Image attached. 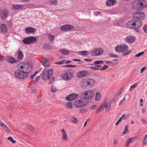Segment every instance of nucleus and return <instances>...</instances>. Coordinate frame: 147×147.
<instances>
[{
  "instance_id": "obj_19",
  "label": "nucleus",
  "mask_w": 147,
  "mask_h": 147,
  "mask_svg": "<svg viewBox=\"0 0 147 147\" xmlns=\"http://www.w3.org/2000/svg\"><path fill=\"white\" fill-rule=\"evenodd\" d=\"M42 79L44 80H46L47 79H49L50 78V77H48V75L47 73V71L45 70H44L42 71Z\"/></svg>"
},
{
  "instance_id": "obj_40",
  "label": "nucleus",
  "mask_w": 147,
  "mask_h": 147,
  "mask_svg": "<svg viewBox=\"0 0 147 147\" xmlns=\"http://www.w3.org/2000/svg\"><path fill=\"white\" fill-rule=\"evenodd\" d=\"M132 139L131 138L127 140V142L126 145V147H128L129 146V143L132 142Z\"/></svg>"
},
{
  "instance_id": "obj_9",
  "label": "nucleus",
  "mask_w": 147,
  "mask_h": 147,
  "mask_svg": "<svg viewBox=\"0 0 147 147\" xmlns=\"http://www.w3.org/2000/svg\"><path fill=\"white\" fill-rule=\"evenodd\" d=\"M9 13L6 9H0V17L2 20H4L8 17Z\"/></svg>"
},
{
  "instance_id": "obj_41",
  "label": "nucleus",
  "mask_w": 147,
  "mask_h": 147,
  "mask_svg": "<svg viewBox=\"0 0 147 147\" xmlns=\"http://www.w3.org/2000/svg\"><path fill=\"white\" fill-rule=\"evenodd\" d=\"M7 139L11 141L13 143H15L16 142L15 140H14L11 137H8L7 138Z\"/></svg>"
},
{
  "instance_id": "obj_29",
  "label": "nucleus",
  "mask_w": 147,
  "mask_h": 147,
  "mask_svg": "<svg viewBox=\"0 0 147 147\" xmlns=\"http://www.w3.org/2000/svg\"><path fill=\"white\" fill-rule=\"evenodd\" d=\"M129 115L128 114L125 115V114H123L119 119H129Z\"/></svg>"
},
{
  "instance_id": "obj_44",
  "label": "nucleus",
  "mask_w": 147,
  "mask_h": 147,
  "mask_svg": "<svg viewBox=\"0 0 147 147\" xmlns=\"http://www.w3.org/2000/svg\"><path fill=\"white\" fill-rule=\"evenodd\" d=\"M62 138L63 139H65L66 140H67L68 139L66 132L63 134Z\"/></svg>"
},
{
  "instance_id": "obj_57",
  "label": "nucleus",
  "mask_w": 147,
  "mask_h": 147,
  "mask_svg": "<svg viewBox=\"0 0 147 147\" xmlns=\"http://www.w3.org/2000/svg\"><path fill=\"white\" fill-rule=\"evenodd\" d=\"M5 130L7 132H9L10 131L9 129L7 127V126L5 127H4Z\"/></svg>"
},
{
  "instance_id": "obj_45",
  "label": "nucleus",
  "mask_w": 147,
  "mask_h": 147,
  "mask_svg": "<svg viewBox=\"0 0 147 147\" xmlns=\"http://www.w3.org/2000/svg\"><path fill=\"white\" fill-rule=\"evenodd\" d=\"M77 66V65H66L63 66L64 67H73Z\"/></svg>"
},
{
  "instance_id": "obj_2",
  "label": "nucleus",
  "mask_w": 147,
  "mask_h": 147,
  "mask_svg": "<svg viewBox=\"0 0 147 147\" xmlns=\"http://www.w3.org/2000/svg\"><path fill=\"white\" fill-rule=\"evenodd\" d=\"M18 67L21 71L26 74L30 72L32 69L31 65L26 62L20 63L18 65Z\"/></svg>"
},
{
  "instance_id": "obj_37",
  "label": "nucleus",
  "mask_w": 147,
  "mask_h": 147,
  "mask_svg": "<svg viewBox=\"0 0 147 147\" xmlns=\"http://www.w3.org/2000/svg\"><path fill=\"white\" fill-rule=\"evenodd\" d=\"M143 144L145 145H147V137L144 136L143 139Z\"/></svg>"
},
{
  "instance_id": "obj_60",
  "label": "nucleus",
  "mask_w": 147,
  "mask_h": 147,
  "mask_svg": "<svg viewBox=\"0 0 147 147\" xmlns=\"http://www.w3.org/2000/svg\"><path fill=\"white\" fill-rule=\"evenodd\" d=\"M94 63L95 64H100L99 61H94Z\"/></svg>"
},
{
  "instance_id": "obj_58",
  "label": "nucleus",
  "mask_w": 147,
  "mask_h": 147,
  "mask_svg": "<svg viewBox=\"0 0 147 147\" xmlns=\"http://www.w3.org/2000/svg\"><path fill=\"white\" fill-rule=\"evenodd\" d=\"M55 78L54 77L53 78L50 80L49 84H51L54 81Z\"/></svg>"
},
{
  "instance_id": "obj_46",
  "label": "nucleus",
  "mask_w": 147,
  "mask_h": 147,
  "mask_svg": "<svg viewBox=\"0 0 147 147\" xmlns=\"http://www.w3.org/2000/svg\"><path fill=\"white\" fill-rule=\"evenodd\" d=\"M72 60L73 61H78V63H75L76 64H80L82 63V62L81 61L80 59H73Z\"/></svg>"
},
{
  "instance_id": "obj_27",
  "label": "nucleus",
  "mask_w": 147,
  "mask_h": 147,
  "mask_svg": "<svg viewBox=\"0 0 147 147\" xmlns=\"http://www.w3.org/2000/svg\"><path fill=\"white\" fill-rule=\"evenodd\" d=\"M23 6L20 5H14L12 6V8L13 10L19 9L22 8Z\"/></svg>"
},
{
  "instance_id": "obj_59",
  "label": "nucleus",
  "mask_w": 147,
  "mask_h": 147,
  "mask_svg": "<svg viewBox=\"0 0 147 147\" xmlns=\"http://www.w3.org/2000/svg\"><path fill=\"white\" fill-rule=\"evenodd\" d=\"M121 94V92H118L115 94V96H117Z\"/></svg>"
},
{
  "instance_id": "obj_15",
  "label": "nucleus",
  "mask_w": 147,
  "mask_h": 147,
  "mask_svg": "<svg viewBox=\"0 0 147 147\" xmlns=\"http://www.w3.org/2000/svg\"><path fill=\"white\" fill-rule=\"evenodd\" d=\"M135 19H133L129 21L127 24V26L130 28H135Z\"/></svg>"
},
{
  "instance_id": "obj_18",
  "label": "nucleus",
  "mask_w": 147,
  "mask_h": 147,
  "mask_svg": "<svg viewBox=\"0 0 147 147\" xmlns=\"http://www.w3.org/2000/svg\"><path fill=\"white\" fill-rule=\"evenodd\" d=\"M42 64L45 67L50 66V62L49 60L47 58H44L42 61Z\"/></svg>"
},
{
  "instance_id": "obj_24",
  "label": "nucleus",
  "mask_w": 147,
  "mask_h": 147,
  "mask_svg": "<svg viewBox=\"0 0 147 147\" xmlns=\"http://www.w3.org/2000/svg\"><path fill=\"white\" fill-rule=\"evenodd\" d=\"M81 86L83 88H86L87 86L86 78L83 79L80 82Z\"/></svg>"
},
{
  "instance_id": "obj_8",
  "label": "nucleus",
  "mask_w": 147,
  "mask_h": 147,
  "mask_svg": "<svg viewBox=\"0 0 147 147\" xmlns=\"http://www.w3.org/2000/svg\"><path fill=\"white\" fill-rule=\"evenodd\" d=\"M60 29L61 31L68 32L74 30V27L73 26L70 25L65 24L62 26Z\"/></svg>"
},
{
  "instance_id": "obj_39",
  "label": "nucleus",
  "mask_w": 147,
  "mask_h": 147,
  "mask_svg": "<svg viewBox=\"0 0 147 147\" xmlns=\"http://www.w3.org/2000/svg\"><path fill=\"white\" fill-rule=\"evenodd\" d=\"M51 90L53 92H55L57 90V89L54 86H52L51 87Z\"/></svg>"
},
{
  "instance_id": "obj_7",
  "label": "nucleus",
  "mask_w": 147,
  "mask_h": 147,
  "mask_svg": "<svg viewBox=\"0 0 147 147\" xmlns=\"http://www.w3.org/2000/svg\"><path fill=\"white\" fill-rule=\"evenodd\" d=\"M103 51L102 49L97 48L93 50L90 53L91 55L93 56H97L102 55Z\"/></svg>"
},
{
  "instance_id": "obj_6",
  "label": "nucleus",
  "mask_w": 147,
  "mask_h": 147,
  "mask_svg": "<svg viewBox=\"0 0 147 147\" xmlns=\"http://www.w3.org/2000/svg\"><path fill=\"white\" fill-rule=\"evenodd\" d=\"M37 39L36 38L33 36L27 37L24 39L22 40V42L25 44H30L32 43L36 42Z\"/></svg>"
},
{
  "instance_id": "obj_48",
  "label": "nucleus",
  "mask_w": 147,
  "mask_h": 147,
  "mask_svg": "<svg viewBox=\"0 0 147 147\" xmlns=\"http://www.w3.org/2000/svg\"><path fill=\"white\" fill-rule=\"evenodd\" d=\"M144 51H142L141 52H140L137 54H136L135 55V57H139L140 56L142 55L143 54H144Z\"/></svg>"
},
{
  "instance_id": "obj_52",
  "label": "nucleus",
  "mask_w": 147,
  "mask_h": 147,
  "mask_svg": "<svg viewBox=\"0 0 147 147\" xmlns=\"http://www.w3.org/2000/svg\"><path fill=\"white\" fill-rule=\"evenodd\" d=\"M137 85V84L136 83H135L134 84L132 85L131 86L130 88V89H131L132 88H136Z\"/></svg>"
},
{
  "instance_id": "obj_50",
  "label": "nucleus",
  "mask_w": 147,
  "mask_h": 147,
  "mask_svg": "<svg viewBox=\"0 0 147 147\" xmlns=\"http://www.w3.org/2000/svg\"><path fill=\"white\" fill-rule=\"evenodd\" d=\"M0 125L2 127H5L6 126V125L3 123L2 121H1V120H0Z\"/></svg>"
},
{
  "instance_id": "obj_36",
  "label": "nucleus",
  "mask_w": 147,
  "mask_h": 147,
  "mask_svg": "<svg viewBox=\"0 0 147 147\" xmlns=\"http://www.w3.org/2000/svg\"><path fill=\"white\" fill-rule=\"evenodd\" d=\"M128 125H127L125 127V129L123 132V134L127 133L129 131V130L128 129Z\"/></svg>"
},
{
  "instance_id": "obj_34",
  "label": "nucleus",
  "mask_w": 147,
  "mask_h": 147,
  "mask_svg": "<svg viewBox=\"0 0 147 147\" xmlns=\"http://www.w3.org/2000/svg\"><path fill=\"white\" fill-rule=\"evenodd\" d=\"M53 73V70L52 69H51L49 70L47 72L48 77H50V78L51 77V76L52 74Z\"/></svg>"
},
{
  "instance_id": "obj_64",
  "label": "nucleus",
  "mask_w": 147,
  "mask_h": 147,
  "mask_svg": "<svg viewBox=\"0 0 147 147\" xmlns=\"http://www.w3.org/2000/svg\"><path fill=\"white\" fill-rule=\"evenodd\" d=\"M110 55L111 57H117L116 55L113 54H111Z\"/></svg>"
},
{
  "instance_id": "obj_31",
  "label": "nucleus",
  "mask_w": 147,
  "mask_h": 147,
  "mask_svg": "<svg viewBox=\"0 0 147 147\" xmlns=\"http://www.w3.org/2000/svg\"><path fill=\"white\" fill-rule=\"evenodd\" d=\"M49 3L51 5H57V0H51L49 1Z\"/></svg>"
},
{
  "instance_id": "obj_32",
  "label": "nucleus",
  "mask_w": 147,
  "mask_h": 147,
  "mask_svg": "<svg viewBox=\"0 0 147 147\" xmlns=\"http://www.w3.org/2000/svg\"><path fill=\"white\" fill-rule=\"evenodd\" d=\"M48 39L51 42H52L54 40L55 36L49 34L48 35Z\"/></svg>"
},
{
  "instance_id": "obj_21",
  "label": "nucleus",
  "mask_w": 147,
  "mask_h": 147,
  "mask_svg": "<svg viewBox=\"0 0 147 147\" xmlns=\"http://www.w3.org/2000/svg\"><path fill=\"white\" fill-rule=\"evenodd\" d=\"M25 30L26 33H33L36 30L35 29L31 27H27Z\"/></svg>"
},
{
  "instance_id": "obj_63",
  "label": "nucleus",
  "mask_w": 147,
  "mask_h": 147,
  "mask_svg": "<svg viewBox=\"0 0 147 147\" xmlns=\"http://www.w3.org/2000/svg\"><path fill=\"white\" fill-rule=\"evenodd\" d=\"M121 120H118V121L115 123V125H118L119 124V123L121 122Z\"/></svg>"
},
{
  "instance_id": "obj_56",
  "label": "nucleus",
  "mask_w": 147,
  "mask_h": 147,
  "mask_svg": "<svg viewBox=\"0 0 147 147\" xmlns=\"http://www.w3.org/2000/svg\"><path fill=\"white\" fill-rule=\"evenodd\" d=\"M90 68L93 70H98L99 69V67H97L96 66V65L94 66L91 67Z\"/></svg>"
},
{
  "instance_id": "obj_55",
  "label": "nucleus",
  "mask_w": 147,
  "mask_h": 147,
  "mask_svg": "<svg viewBox=\"0 0 147 147\" xmlns=\"http://www.w3.org/2000/svg\"><path fill=\"white\" fill-rule=\"evenodd\" d=\"M40 76H37L36 77L35 79L34 80V82L36 83V82H37L38 81L40 78Z\"/></svg>"
},
{
  "instance_id": "obj_5",
  "label": "nucleus",
  "mask_w": 147,
  "mask_h": 147,
  "mask_svg": "<svg viewBox=\"0 0 147 147\" xmlns=\"http://www.w3.org/2000/svg\"><path fill=\"white\" fill-rule=\"evenodd\" d=\"M14 75L16 78L20 79H25L28 76L27 74L23 72L20 70L16 71L14 73Z\"/></svg>"
},
{
  "instance_id": "obj_38",
  "label": "nucleus",
  "mask_w": 147,
  "mask_h": 147,
  "mask_svg": "<svg viewBox=\"0 0 147 147\" xmlns=\"http://www.w3.org/2000/svg\"><path fill=\"white\" fill-rule=\"evenodd\" d=\"M60 51L61 53L65 55H67L69 53L68 51L64 50H61Z\"/></svg>"
},
{
  "instance_id": "obj_26",
  "label": "nucleus",
  "mask_w": 147,
  "mask_h": 147,
  "mask_svg": "<svg viewBox=\"0 0 147 147\" xmlns=\"http://www.w3.org/2000/svg\"><path fill=\"white\" fill-rule=\"evenodd\" d=\"M86 81L87 82V84L88 86H92L93 85L94 83V81L93 80L90 78H86Z\"/></svg>"
},
{
  "instance_id": "obj_14",
  "label": "nucleus",
  "mask_w": 147,
  "mask_h": 147,
  "mask_svg": "<svg viewBox=\"0 0 147 147\" xmlns=\"http://www.w3.org/2000/svg\"><path fill=\"white\" fill-rule=\"evenodd\" d=\"M78 95L77 94L73 93L67 96L65 99L68 101L76 99Z\"/></svg>"
},
{
  "instance_id": "obj_23",
  "label": "nucleus",
  "mask_w": 147,
  "mask_h": 147,
  "mask_svg": "<svg viewBox=\"0 0 147 147\" xmlns=\"http://www.w3.org/2000/svg\"><path fill=\"white\" fill-rule=\"evenodd\" d=\"M116 0H107L106 2V4L108 6L114 5L116 3Z\"/></svg>"
},
{
  "instance_id": "obj_53",
  "label": "nucleus",
  "mask_w": 147,
  "mask_h": 147,
  "mask_svg": "<svg viewBox=\"0 0 147 147\" xmlns=\"http://www.w3.org/2000/svg\"><path fill=\"white\" fill-rule=\"evenodd\" d=\"M14 105L13 104H11L9 105L8 107V109L10 110H12L13 109Z\"/></svg>"
},
{
  "instance_id": "obj_3",
  "label": "nucleus",
  "mask_w": 147,
  "mask_h": 147,
  "mask_svg": "<svg viewBox=\"0 0 147 147\" xmlns=\"http://www.w3.org/2000/svg\"><path fill=\"white\" fill-rule=\"evenodd\" d=\"M142 2H141L140 1H135L132 3V7L136 11L140 10L143 7H147V5H144V3Z\"/></svg>"
},
{
  "instance_id": "obj_47",
  "label": "nucleus",
  "mask_w": 147,
  "mask_h": 147,
  "mask_svg": "<svg viewBox=\"0 0 147 147\" xmlns=\"http://www.w3.org/2000/svg\"><path fill=\"white\" fill-rule=\"evenodd\" d=\"M65 61V60H61L60 62H56L54 63L55 64H63L64 63V62Z\"/></svg>"
},
{
  "instance_id": "obj_13",
  "label": "nucleus",
  "mask_w": 147,
  "mask_h": 147,
  "mask_svg": "<svg viewBox=\"0 0 147 147\" xmlns=\"http://www.w3.org/2000/svg\"><path fill=\"white\" fill-rule=\"evenodd\" d=\"M84 101L81 100H77L75 101L74 105L75 107H84L86 105V103L84 102Z\"/></svg>"
},
{
  "instance_id": "obj_20",
  "label": "nucleus",
  "mask_w": 147,
  "mask_h": 147,
  "mask_svg": "<svg viewBox=\"0 0 147 147\" xmlns=\"http://www.w3.org/2000/svg\"><path fill=\"white\" fill-rule=\"evenodd\" d=\"M87 75V73L85 71H80L78 72L77 74V76L79 78H82L85 77Z\"/></svg>"
},
{
  "instance_id": "obj_12",
  "label": "nucleus",
  "mask_w": 147,
  "mask_h": 147,
  "mask_svg": "<svg viewBox=\"0 0 147 147\" xmlns=\"http://www.w3.org/2000/svg\"><path fill=\"white\" fill-rule=\"evenodd\" d=\"M144 16V14L142 12H136L134 13L133 15V18L135 20L143 19Z\"/></svg>"
},
{
  "instance_id": "obj_42",
  "label": "nucleus",
  "mask_w": 147,
  "mask_h": 147,
  "mask_svg": "<svg viewBox=\"0 0 147 147\" xmlns=\"http://www.w3.org/2000/svg\"><path fill=\"white\" fill-rule=\"evenodd\" d=\"M108 68V66L106 65H105L104 66L100 68V70H106L107 68Z\"/></svg>"
},
{
  "instance_id": "obj_17",
  "label": "nucleus",
  "mask_w": 147,
  "mask_h": 147,
  "mask_svg": "<svg viewBox=\"0 0 147 147\" xmlns=\"http://www.w3.org/2000/svg\"><path fill=\"white\" fill-rule=\"evenodd\" d=\"M5 59L6 61L11 63H14L17 62V61L14 57L10 56H7Z\"/></svg>"
},
{
  "instance_id": "obj_25",
  "label": "nucleus",
  "mask_w": 147,
  "mask_h": 147,
  "mask_svg": "<svg viewBox=\"0 0 147 147\" xmlns=\"http://www.w3.org/2000/svg\"><path fill=\"white\" fill-rule=\"evenodd\" d=\"M23 57V54L22 52L20 50L18 52L17 59L19 61L22 60Z\"/></svg>"
},
{
  "instance_id": "obj_30",
  "label": "nucleus",
  "mask_w": 147,
  "mask_h": 147,
  "mask_svg": "<svg viewBox=\"0 0 147 147\" xmlns=\"http://www.w3.org/2000/svg\"><path fill=\"white\" fill-rule=\"evenodd\" d=\"M101 98V95L99 92H97L95 95V100H99Z\"/></svg>"
},
{
  "instance_id": "obj_28",
  "label": "nucleus",
  "mask_w": 147,
  "mask_h": 147,
  "mask_svg": "<svg viewBox=\"0 0 147 147\" xmlns=\"http://www.w3.org/2000/svg\"><path fill=\"white\" fill-rule=\"evenodd\" d=\"M135 28L137 29V28L141 27L142 25V23L140 21L136 20H135Z\"/></svg>"
},
{
  "instance_id": "obj_43",
  "label": "nucleus",
  "mask_w": 147,
  "mask_h": 147,
  "mask_svg": "<svg viewBox=\"0 0 147 147\" xmlns=\"http://www.w3.org/2000/svg\"><path fill=\"white\" fill-rule=\"evenodd\" d=\"M104 109V107H102L101 105L99 107V108L96 111L97 113H100L101 111H102Z\"/></svg>"
},
{
  "instance_id": "obj_62",
  "label": "nucleus",
  "mask_w": 147,
  "mask_h": 147,
  "mask_svg": "<svg viewBox=\"0 0 147 147\" xmlns=\"http://www.w3.org/2000/svg\"><path fill=\"white\" fill-rule=\"evenodd\" d=\"M97 106L96 105H94L93 106H92L91 107V108L92 109H94L95 108H96L97 107Z\"/></svg>"
},
{
  "instance_id": "obj_49",
  "label": "nucleus",
  "mask_w": 147,
  "mask_h": 147,
  "mask_svg": "<svg viewBox=\"0 0 147 147\" xmlns=\"http://www.w3.org/2000/svg\"><path fill=\"white\" fill-rule=\"evenodd\" d=\"M27 127H28V128L32 131H33L34 130V128L32 125H27Z\"/></svg>"
},
{
  "instance_id": "obj_51",
  "label": "nucleus",
  "mask_w": 147,
  "mask_h": 147,
  "mask_svg": "<svg viewBox=\"0 0 147 147\" xmlns=\"http://www.w3.org/2000/svg\"><path fill=\"white\" fill-rule=\"evenodd\" d=\"M44 47L47 49H51L50 45L49 44H46L44 45Z\"/></svg>"
},
{
  "instance_id": "obj_11",
  "label": "nucleus",
  "mask_w": 147,
  "mask_h": 147,
  "mask_svg": "<svg viewBox=\"0 0 147 147\" xmlns=\"http://www.w3.org/2000/svg\"><path fill=\"white\" fill-rule=\"evenodd\" d=\"M111 101L106 99L104 102L102 103L101 106L102 107L105 108L106 109V111H109L111 107Z\"/></svg>"
},
{
  "instance_id": "obj_1",
  "label": "nucleus",
  "mask_w": 147,
  "mask_h": 147,
  "mask_svg": "<svg viewBox=\"0 0 147 147\" xmlns=\"http://www.w3.org/2000/svg\"><path fill=\"white\" fill-rule=\"evenodd\" d=\"M115 50L118 53H122L123 56L128 55L131 52V50L129 49L128 45L125 44L116 47Z\"/></svg>"
},
{
  "instance_id": "obj_33",
  "label": "nucleus",
  "mask_w": 147,
  "mask_h": 147,
  "mask_svg": "<svg viewBox=\"0 0 147 147\" xmlns=\"http://www.w3.org/2000/svg\"><path fill=\"white\" fill-rule=\"evenodd\" d=\"M78 54L79 55H88V53L86 51H83L79 52Z\"/></svg>"
},
{
  "instance_id": "obj_35",
  "label": "nucleus",
  "mask_w": 147,
  "mask_h": 147,
  "mask_svg": "<svg viewBox=\"0 0 147 147\" xmlns=\"http://www.w3.org/2000/svg\"><path fill=\"white\" fill-rule=\"evenodd\" d=\"M66 107L67 108H71L72 107V103L71 102H69L66 104Z\"/></svg>"
},
{
  "instance_id": "obj_4",
  "label": "nucleus",
  "mask_w": 147,
  "mask_h": 147,
  "mask_svg": "<svg viewBox=\"0 0 147 147\" xmlns=\"http://www.w3.org/2000/svg\"><path fill=\"white\" fill-rule=\"evenodd\" d=\"M94 92L91 90L84 91L81 94L82 98L86 99H92L94 97Z\"/></svg>"
},
{
  "instance_id": "obj_16",
  "label": "nucleus",
  "mask_w": 147,
  "mask_h": 147,
  "mask_svg": "<svg viewBox=\"0 0 147 147\" xmlns=\"http://www.w3.org/2000/svg\"><path fill=\"white\" fill-rule=\"evenodd\" d=\"M124 40L127 43H131L135 41V38L133 36H129L126 37Z\"/></svg>"
},
{
  "instance_id": "obj_54",
  "label": "nucleus",
  "mask_w": 147,
  "mask_h": 147,
  "mask_svg": "<svg viewBox=\"0 0 147 147\" xmlns=\"http://www.w3.org/2000/svg\"><path fill=\"white\" fill-rule=\"evenodd\" d=\"M146 66L142 68L140 70V73L142 74L144 70L146 69Z\"/></svg>"
},
{
  "instance_id": "obj_22",
  "label": "nucleus",
  "mask_w": 147,
  "mask_h": 147,
  "mask_svg": "<svg viewBox=\"0 0 147 147\" xmlns=\"http://www.w3.org/2000/svg\"><path fill=\"white\" fill-rule=\"evenodd\" d=\"M0 30L1 32L2 33H6L7 31V26L5 24H3L1 25Z\"/></svg>"
},
{
  "instance_id": "obj_10",
  "label": "nucleus",
  "mask_w": 147,
  "mask_h": 147,
  "mask_svg": "<svg viewBox=\"0 0 147 147\" xmlns=\"http://www.w3.org/2000/svg\"><path fill=\"white\" fill-rule=\"evenodd\" d=\"M73 74L72 73L67 71L63 73L61 75L62 78L65 80H69L72 78Z\"/></svg>"
},
{
  "instance_id": "obj_61",
  "label": "nucleus",
  "mask_w": 147,
  "mask_h": 147,
  "mask_svg": "<svg viewBox=\"0 0 147 147\" xmlns=\"http://www.w3.org/2000/svg\"><path fill=\"white\" fill-rule=\"evenodd\" d=\"M5 57L3 56H2L0 57V61H3L5 60Z\"/></svg>"
}]
</instances>
